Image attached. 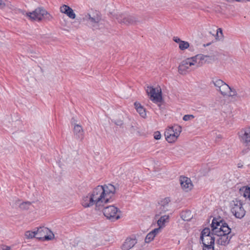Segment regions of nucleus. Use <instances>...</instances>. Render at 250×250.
I'll return each mask as SVG.
<instances>
[{
    "mask_svg": "<svg viewBox=\"0 0 250 250\" xmlns=\"http://www.w3.org/2000/svg\"><path fill=\"white\" fill-rule=\"evenodd\" d=\"M212 233L220 237L217 240V243L222 246L228 245L231 236L228 235L231 232V229L228 224L220 217L214 218L211 224Z\"/></svg>",
    "mask_w": 250,
    "mask_h": 250,
    "instance_id": "f257e3e1",
    "label": "nucleus"
},
{
    "mask_svg": "<svg viewBox=\"0 0 250 250\" xmlns=\"http://www.w3.org/2000/svg\"><path fill=\"white\" fill-rule=\"evenodd\" d=\"M210 59L209 56L203 54H198L194 57L187 58L181 62L178 67V71L181 74H186L188 72L191 70L190 68V66L197 64L196 68H197Z\"/></svg>",
    "mask_w": 250,
    "mask_h": 250,
    "instance_id": "f03ea898",
    "label": "nucleus"
},
{
    "mask_svg": "<svg viewBox=\"0 0 250 250\" xmlns=\"http://www.w3.org/2000/svg\"><path fill=\"white\" fill-rule=\"evenodd\" d=\"M104 186H98L95 188V205L96 209H100L104 204L110 202V198L106 197Z\"/></svg>",
    "mask_w": 250,
    "mask_h": 250,
    "instance_id": "7ed1b4c3",
    "label": "nucleus"
},
{
    "mask_svg": "<svg viewBox=\"0 0 250 250\" xmlns=\"http://www.w3.org/2000/svg\"><path fill=\"white\" fill-rule=\"evenodd\" d=\"M100 209H102L104 216L112 222H114L121 218L120 209L113 205L104 207V205L100 207Z\"/></svg>",
    "mask_w": 250,
    "mask_h": 250,
    "instance_id": "20e7f679",
    "label": "nucleus"
},
{
    "mask_svg": "<svg viewBox=\"0 0 250 250\" xmlns=\"http://www.w3.org/2000/svg\"><path fill=\"white\" fill-rule=\"evenodd\" d=\"M113 16L117 20L119 23L126 25L136 24L139 22L138 18L137 16L126 13L114 14Z\"/></svg>",
    "mask_w": 250,
    "mask_h": 250,
    "instance_id": "39448f33",
    "label": "nucleus"
},
{
    "mask_svg": "<svg viewBox=\"0 0 250 250\" xmlns=\"http://www.w3.org/2000/svg\"><path fill=\"white\" fill-rule=\"evenodd\" d=\"M231 212L237 218L241 219L245 215L246 211L240 201H232L231 203Z\"/></svg>",
    "mask_w": 250,
    "mask_h": 250,
    "instance_id": "423d86ee",
    "label": "nucleus"
},
{
    "mask_svg": "<svg viewBox=\"0 0 250 250\" xmlns=\"http://www.w3.org/2000/svg\"><path fill=\"white\" fill-rule=\"evenodd\" d=\"M146 91L150 96V100L154 103H160L162 101V91L160 87L155 88L152 86H148Z\"/></svg>",
    "mask_w": 250,
    "mask_h": 250,
    "instance_id": "0eeeda50",
    "label": "nucleus"
},
{
    "mask_svg": "<svg viewBox=\"0 0 250 250\" xmlns=\"http://www.w3.org/2000/svg\"><path fill=\"white\" fill-rule=\"evenodd\" d=\"M51 16L42 7H38L32 12L27 13V15L31 19L36 21H41L44 15Z\"/></svg>",
    "mask_w": 250,
    "mask_h": 250,
    "instance_id": "6e6552de",
    "label": "nucleus"
},
{
    "mask_svg": "<svg viewBox=\"0 0 250 250\" xmlns=\"http://www.w3.org/2000/svg\"><path fill=\"white\" fill-rule=\"evenodd\" d=\"M240 142L245 146H250V127L241 129L238 132Z\"/></svg>",
    "mask_w": 250,
    "mask_h": 250,
    "instance_id": "1a4fd4ad",
    "label": "nucleus"
},
{
    "mask_svg": "<svg viewBox=\"0 0 250 250\" xmlns=\"http://www.w3.org/2000/svg\"><path fill=\"white\" fill-rule=\"evenodd\" d=\"M37 229V239L43 240H50L52 239L51 236L47 235L48 232L50 231L48 228L44 227H40Z\"/></svg>",
    "mask_w": 250,
    "mask_h": 250,
    "instance_id": "9d476101",
    "label": "nucleus"
},
{
    "mask_svg": "<svg viewBox=\"0 0 250 250\" xmlns=\"http://www.w3.org/2000/svg\"><path fill=\"white\" fill-rule=\"evenodd\" d=\"M177 128L179 129V130H178V133L177 132L174 133L172 129H168L165 132L166 139L168 143H172L175 142L179 136L181 132V127H177Z\"/></svg>",
    "mask_w": 250,
    "mask_h": 250,
    "instance_id": "9b49d317",
    "label": "nucleus"
},
{
    "mask_svg": "<svg viewBox=\"0 0 250 250\" xmlns=\"http://www.w3.org/2000/svg\"><path fill=\"white\" fill-rule=\"evenodd\" d=\"M106 21L102 18L99 11L95 12V29H102L105 27Z\"/></svg>",
    "mask_w": 250,
    "mask_h": 250,
    "instance_id": "f8f14e48",
    "label": "nucleus"
},
{
    "mask_svg": "<svg viewBox=\"0 0 250 250\" xmlns=\"http://www.w3.org/2000/svg\"><path fill=\"white\" fill-rule=\"evenodd\" d=\"M180 182L182 189L186 191H188L192 188V184L189 178L181 176Z\"/></svg>",
    "mask_w": 250,
    "mask_h": 250,
    "instance_id": "ddd939ff",
    "label": "nucleus"
},
{
    "mask_svg": "<svg viewBox=\"0 0 250 250\" xmlns=\"http://www.w3.org/2000/svg\"><path fill=\"white\" fill-rule=\"evenodd\" d=\"M60 11L66 14L70 19H74L76 18V14L73 10L67 5L63 4L61 6Z\"/></svg>",
    "mask_w": 250,
    "mask_h": 250,
    "instance_id": "4468645a",
    "label": "nucleus"
},
{
    "mask_svg": "<svg viewBox=\"0 0 250 250\" xmlns=\"http://www.w3.org/2000/svg\"><path fill=\"white\" fill-rule=\"evenodd\" d=\"M137 243L135 238H127L122 246V250H129Z\"/></svg>",
    "mask_w": 250,
    "mask_h": 250,
    "instance_id": "2eb2a0df",
    "label": "nucleus"
},
{
    "mask_svg": "<svg viewBox=\"0 0 250 250\" xmlns=\"http://www.w3.org/2000/svg\"><path fill=\"white\" fill-rule=\"evenodd\" d=\"M81 204L85 208L92 206L94 204V193H91L89 197L88 196L83 197Z\"/></svg>",
    "mask_w": 250,
    "mask_h": 250,
    "instance_id": "dca6fc26",
    "label": "nucleus"
},
{
    "mask_svg": "<svg viewBox=\"0 0 250 250\" xmlns=\"http://www.w3.org/2000/svg\"><path fill=\"white\" fill-rule=\"evenodd\" d=\"M106 197L110 198V202L112 201L111 194H115L116 187L111 184L104 186Z\"/></svg>",
    "mask_w": 250,
    "mask_h": 250,
    "instance_id": "f3484780",
    "label": "nucleus"
},
{
    "mask_svg": "<svg viewBox=\"0 0 250 250\" xmlns=\"http://www.w3.org/2000/svg\"><path fill=\"white\" fill-rule=\"evenodd\" d=\"M74 136L76 138L82 140L83 137V131L81 125L74 124L73 129Z\"/></svg>",
    "mask_w": 250,
    "mask_h": 250,
    "instance_id": "a211bd4d",
    "label": "nucleus"
},
{
    "mask_svg": "<svg viewBox=\"0 0 250 250\" xmlns=\"http://www.w3.org/2000/svg\"><path fill=\"white\" fill-rule=\"evenodd\" d=\"M134 106L137 111L139 113L141 116L145 118L146 116V112L144 108L139 103L135 102Z\"/></svg>",
    "mask_w": 250,
    "mask_h": 250,
    "instance_id": "6ab92c4d",
    "label": "nucleus"
},
{
    "mask_svg": "<svg viewBox=\"0 0 250 250\" xmlns=\"http://www.w3.org/2000/svg\"><path fill=\"white\" fill-rule=\"evenodd\" d=\"M169 218V215H163L161 216L157 221V224L159 227L161 228L164 227L165 226V223L168 222Z\"/></svg>",
    "mask_w": 250,
    "mask_h": 250,
    "instance_id": "aec40b11",
    "label": "nucleus"
},
{
    "mask_svg": "<svg viewBox=\"0 0 250 250\" xmlns=\"http://www.w3.org/2000/svg\"><path fill=\"white\" fill-rule=\"evenodd\" d=\"M83 21L87 24L93 26L94 24V18L92 17L89 13H86L83 17Z\"/></svg>",
    "mask_w": 250,
    "mask_h": 250,
    "instance_id": "412c9836",
    "label": "nucleus"
},
{
    "mask_svg": "<svg viewBox=\"0 0 250 250\" xmlns=\"http://www.w3.org/2000/svg\"><path fill=\"white\" fill-rule=\"evenodd\" d=\"M230 87L226 83L222 86L220 88L217 89V90L219 91L221 94L223 96L227 95L230 91Z\"/></svg>",
    "mask_w": 250,
    "mask_h": 250,
    "instance_id": "4be33fe9",
    "label": "nucleus"
},
{
    "mask_svg": "<svg viewBox=\"0 0 250 250\" xmlns=\"http://www.w3.org/2000/svg\"><path fill=\"white\" fill-rule=\"evenodd\" d=\"M200 243L213 244H214L215 238L213 235L208 236L203 238H200Z\"/></svg>",
    "mask_w": 250,
    "mask_h": 250,
    "instance_id": "5701e85b",
    "label": "nucleus"
},
{
    "mask_svg": "<svg viewBox=\"0 0 250 250\" xmlns=\"http://www.w3.org/2000/svg\"><path fill=\"white\" fill-rule=\"evenodd\" d=\"M181 217L184 221H190L192 218L191 212L189 210L182 211L181 213Z\"/></svg>",
    "mask_w": 250,
    "mask_h": 250,
    "instance_id": "b1692460",
    "label": "nucleus"
},
{
    "mask_svg": "<svg viewBox=\"0 0 250 250\" xmlns=\"http://www.w3.org/2000/svg\"><path fill=\"white\" fill-rule=\"evenodd\" d=\"M212 83H213L214 86L217 88V89H219L220 87L223 86L225 83L221 79L214 78L212 80Z\"/></svg>",
    "mask_w": 250,
    "mask_h": 250,
    "instance_id": "393cba45",
    "label": "nucleus"
},
{
    "mask_svg": "<svg viewBox=\"0 0 250 250\" xmlns=\"http://www.w3.org/2000/svg\"><path fill=\"white\" fill-rule=\"evenodd\" d=\"M227 95L230 97H236L237 98L240 99L241 97L244 96V94H239L235 89L230 88V91Z\"/></svg>",
    "mask_w": 250,
    "mask_h": 250,
    "instance_id": "a878e982",
    "label": "nucleus"
},
{
    "mask_svg": "<svg viewBox=\"0 0 250 250\" xmlns=\"http://www.w3.org/2000/svg\"><path fill=\"white\" fill-rule=\"evenodd\" d=\"M214 234L212 233V232H210V229L208 228H205L201 231L200 237L201 238H203V237L213 235Z\"/></svg>",
    "mask_w": 250,
    "mask_h": 250,
    "instance_id": "bb28decb",
    "label": "nucleus"
},
{
    "mask_svg": "<svg viewBox=\"0 0 250 250\" xmlns=\"http://www.w3.org/2000/svg\"><path fill=\"white\" fill-rule=\"evenodd\" d=\"M25 236L28 239H31L33 238H36L37 235V232L36 230H35L34 231H27L25 233Z\"/></svg>",
    "mask_w": 250,
    "mask_h": 250,
    "instance_id": "cd10ccee",
    "label": "nucleus"
},
{
    "mask_svg": "<svg viewBox=\"0 0 250 250\" xmlns=\"http://www.w3.org/2000/svg\"><path fill=\"white\" fill-rule=\"evenodd\" d=\"M31 205V202L29 201L23 202L20 205V208L23 210H27Z\"/></svg>",
    "mask_w": 250,
    "mask_h": 250,
    "instance_id": "c85d7f7f",
    "label": "nucleus"
},
{
    "mask_svg": "<svg viewBox=\"0 0 250 250\" xmlns=\"http://www.w3.org/2000/svg\"><path fill=\"white\" fill-rule=\"evenodd\" d=\"M168 210V208H167V206H163L160 204H159L158 206L157 207V212L161 214L162 213H165Z\"/></svg>",
    "mask_w": 250,
    "mask_h": 250,
    "instance_id": "c756f323",
    "label": "nucleus"
},
{
    "mask_svg": "<svg viewBox=\"0 0 250 250\" xmlns=\"http://www.w3.org/2000/svg\"><path fill=\"white\" fill-rule=\"evenodd\" d=\"M189 46V44L188 42L182 41L179 44V47L181 50H184Z\"/></svg>",
    "mask_w": 250,
    "mask_h": 250,
    "instance_id": "7c9ffc66",
    "label": "nucleus"
},
{
    "mask_svg": "<svg viewBox=\"0 0 250 250\" xmlns=\"http://www.w3.org/2000/svg\"><path fill=\"white\" fill-rule=\"evenodd\" d=\"M170 201L169 198L167 197L162 200L159 203V204L163 206H167V208H169V203Z\"/></svg>",
    "mask_w": 250,
    "mask_h": 250,
    "instance_id": "2f4dec72",
    "label": "nucleus"
},
{
    "mask_svg": "<svg viewBox=\"0 0 250 250\" xmlns=\"http://www.w3.org/2000/svg\"><path fill=\"white\" fill-rule=\"evenodd\" d=\"M214 245L213 244H203V250H214Z\"/></svg>",
    "mask_w": 250,
    "mask_h": 250,
    "instance_id": "473e14b6",
    "label": "nucleus"
},
{
    "mask_svg": "<svg viewBox=\"0 0 250 250\" xmlns=\"http://www.w3.org/2000/svg\"><path fill=\"white\" fill-rule=\"evenodd\" d=\"M155 237L154 235L152 233H151L150 232L148 233L146 237L145 238V242L146 243H149L150 241H151Z\"/></svg>",
    "mask_w": 250,
    "mask_h": 250,
    "instance_id": "72a5a7b5",
    "label": "nucleus"
},
{
    "mask_svg": "<svg viewBox=\"0 0 250 250\" xmlns=\"http://www.w3.org/2000/svg\"><path fill=\"white\" fill-rule=\"evenodd\" d=\"M243 196L245 197L248 198L250 200V187L246 188L243 193Z\"/></svg>",
    "mask_w": 250,
    "mask_h": 250,
    "instance_id": "f704fd0d",
    "label": "nucleus"
},
{
    "mask_svg": "<svg viewBox=\"0 0 250 250\" xmlns=\"http://www.w3.org/2000/svg\"><path fill=\"white\" fill-rule=\"evenodd\" d=\"M193 118H194V116L192 115H185L183 117V120H184L185 121H187L190 120V119H193Z\"/></svg>",
    "mask_w": 250,
    "mask_h": 250,
    "instance_id": "c9c22d12",
    "label": "nucleus"
},
{
    "mask_svg": "<svg viewBox=\"0 0 250 250\" xmlns=\"http://www.w3.org/2000/svg\"><path fill=\"white\" fill-rule=\"evenodd\" d=\"M154 138L156 140H159V139H160V138L161 137V135L160 132L158 131L154 132Z\"/></svg>",
    "mask_w": 250,
    "mask_h": 250,
    "instance_id": "e433bc0d",
    "label": "nucleus"
},
{
    "mask_svg": "<svg viewBox=\"0 0 250 250\" xmlns=\"http://www.w3.org/2000/svg\"><path fill=\"white\" fill-rule=\"evenodd\" d=\"M161 228H160L159 227L158 228H156L155 229H154L153 230H152L151 231H150L151 233H152L154 235V236H155V235L158 233H159V232L161 230Z\"/></svg>",
    "mask_w": 250,
    "mask_h": 250,
    "instance_id": "4c0bfd02",
    "label": "nucleus"
},
{
    "mask_svg": "<svg viewBox=\"0 0 250 250\" xmlns=\"http://www.w3.org/2000/svg\"><path fill=\"white\" fill-rule=\"evenodd\" d=\"M177 127L181 126L179 125H175L171 127H169L168 129H172V130H173L174 131V133H176V132L178 133V130H179V129L177 128Z\"/></svg>",
    "mask_w": 250,
    "mask_h": 250,
    "instance_id": "58836bf2",
    "label": "nucleus"
},
{
    "mask_svg": "<svg viewBox=\"0 0 250 250\" xmlns=\"http://www.w3.org/2000/svg\"><path fill=\"white\" fill-rule=\"evenodd\" d=\"M173 41L176 42L178 43L179 44L181 43V42L182 41L180 38H179L177 37H174L173 39Z\"/></svg>",
    "mask_w": 250,
    "mask_h": 250,
    "instance_id": "ea45409f",
    "label": "nucleus"
},
{
    "mask_svg": "<svg viewBox=\"0 0 250 250\" xmlns=\"http://www.w3.org/2000/svg\"><path fill=\"white\" fill-rule=\"evenodd\" d=\"M10 247L6 246H0V250H10Z\"/></svg>",
    "mask_w": 250,
    "mask_h": 250,
    "instance_id": "a19ab883",
    "label": "nucleus"
},
{
    "mask_svg": "<svg viewBox=\"0 0 250 250\" xmlns=\"http://www.w3.org/2000/svg\"><path fill=\"white\" fill-rule=\"evenodd\" d=\"M237 92L239 93V94H244V96L241 97V98H244L246 96V94L245 91L238 90L237 91Z\"/></svg>",
    "mask_w": 250,
    "mask_h": 250,
    "instance_id": "79ce46f5",
    "label": "nucleus"
},
{
    "mask_svg": "<svg viewBox=\"0 0 250 250\" xmlns=\"http://www.w3.org/2000/svg\"><path fill=\"white\" fill-rule=\"evenodd\" d=\"M115 124L117 125H119V126H121L123 124V121H117V122H116L115 123Z\"/></svg>",
    "mask_w": 250,
    "mask_h": 250,
    "instance_id": "37998d69",
    "label": "nucleus"
},
{
    "mask_svg": "<svg viewBox=\"0 0 250 250\" xmlns=\"http://www.w3.org/2000/svg\"><path fill=\"white\" fill-rule=\"evenodd\" d=\"M5 6V3L2 0H0V8H3Z\"/></svg>",
    "mask_w": 250,
    "mask_h": 250,
    "instance_id": "c03bdc74",
    "label": "nucleus"
},
{
    "mask_svg": "<svg viewBox=\"0 0 250 250\" xmlns=\"http://www.w3.org/2000/svg\"><path fill=\"white\" fill-rule=\"evenodd\" d=\"M219 32H220L221 34H222V30L221 28L218 29L217 34H218Z\"/></svg>",
    "mask_w": 250,
    "mask_h": 250,
    "instance_id": "a18cd8bd",
    "label": "nucleus"
},
{
    "mask_svg": "<svg viewBox=\"0 0 250 250\" xmlns=\"http://www.w3.org/2000/svg\"><path fill=\"white\" fill-rule=\"evenodd\" d=\"M75 122V120L74 118H72V119H71V124H75L74 122Z\"/></svg>",
    "mask_w": 250,
    "mask_h": 250,
    "instance_id": "49530a36",
    "label": "nucleus"
},
{
    "mask_svg": "<svg viewBox=\"0 0 250 250\" xmlns=\"http://www.w3.org/2000/svg\"><path fill=\"white\" fill-rule=\"evenodd\" d=\"M243 167V165L242 164H238V167L241 168V167Z\"/></svg>",
    "mask_w": 250,
    "mask_h": 250,
    "instance_id": "de8ad7c7",
    "label": "nucleus"
},
{
    "mask_svg": "<svg viewBox=\"0 0 250 250\" xmlns=\"http://www.w3.org/2000/svg\"><path fill=\"white\" fill-rule=\"evenodd\" d=\"M237 1H244V0H236Z\"/></svg>",
    "mask_w": 250,
    "mask_h": 250,
    "instance_id": "09e8293b",
    "label": "nucleus"
},
{
    "mask_svg": "<svg viewBox=\"0 0 250 250\" xmlns=\"http://www.w3.org/2000/svg\"><path fill=\"white\" fill-rule=\"evenodd\" d=\"M244 1H250V0H244Z\"/></svg>",
    "mask_w": 250,
    "mask_h": 250,
    "instance_id": "8fccbe9b",
    "label": "nucleus"
}]
</instances>
